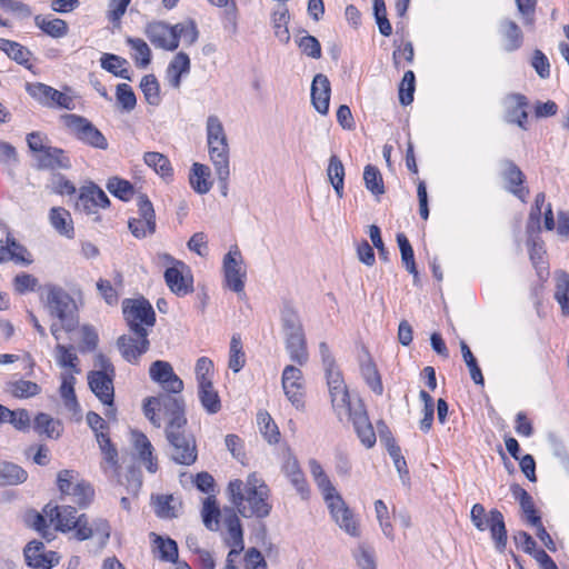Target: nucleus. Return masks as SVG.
<instances>
[{
  "mask_svg": "<svg viewBox=\"0 0 569 569\" xmlns=\"http://www.w3.org/2000/svg\"><path fill=\"white\" fill-rule=\"evenodd\" d=\"M197 395L208 415H214L221 410V400L213 386V381L197 386Z\"/></svg>",
  "mask_w": 569,
  "mask_h": 569,
  "instance_id": "nucleus-36",
  "label": "nucleus"
},
{
  "mask_svg": "<svg viewBox=\"0 0 569 569\" xmlns=\"http://www.w3.org/2000/svg\"><path fill=\"white\" fill-rule=\"evenodd\" d=\"M107 189L110 193L124 201L130 200L133 196L132 184L129 181L117 177L108 180Z\"/></svg>",
  "mask_w": 569,
  "mask_h": 569,
  "instance_id": "nucleus-59",
  "label": "nucleus"
},
{
  "mask_svg": "<svg viewBox=\"0 0 569 569\" xmlns=\"http://www.w3.org/2000/svg\"><path fill=\"white\" fill-rule=\"evenodd\" d=\"M34 22L44 33L56 39L63 38L69 32L68 23L59 18L37 16Z\"/></svg>",
  "mask_w": 569,
  "mask_h": 569,
  "instance_id": "nucleus-41",
  "label": "nucleus"
},
{
  "mask_svg": "<svg viewBox=\"0 0 569 569\" xmlns=\"http://www.w3.org/2000/svg\"><path fill=\"white\" fill-rule=\"evenodd\" d=\"M503 106L507 113V121L517 123L520 128L526 129L527 120V101L521 94H510L506 97Z\"/></svg>",
  "mask_w": 569,
  "mask_h": 569,
  "instance_id": "nucleus-30",
  "label": "nucleus"
},
{
  "mask_svg": "<svg viewBox=\"0 0 569 569\" xmlns=\"http://www.w3.org/2000/svg\"><path fill=\"white\" fill-rule=\"evenodd\" d=\"M144 34L156 48L173 51L179 47L180 40L187 46L193 44L198 40L199 32L191 20L174 26L163 21H152L146 24Z\"/></svg>",
  "mask_w": 569,
  "mask_h": 569,
  "instance_id": "nucleus-4",
  "label": "nucleus"
},
{
  "mask_svg": "<svg viewBox=\"0 0 569 569\" xmlns=\"http://www.w3.org/2000/svg\"><path fill=\"white\" fill-rule=\"evenodd\" d=\"M122 313L130 332H148L156 323V313L150 302L142 298L124 299Z\"/></svg>",
  "mask_w": 569,
  "mask_h": 569,
  "instance_id": "nucleus-9",
  "label": "nucleus"
},
{
  "mask_svg": "<svg viewBox=\"0 0 569 569\" xmlns=\"http://www.w3.org/2000/svg\"><path fill=\"white\" fill-rule=\"evenodd\" d=\"M36 157L40 168L67 169L70 167L68 157L57 148L47 147Z\"/></svg>",
  "mask_w": 569,
  "mask_h": 569,
  "instance_id": "nucleus-39",
  "label": "nucleus"
},
{
  "mask_svg": "<svg viewBox=\"0 0 569 569\" xmlns=\"http://www.w3.org/2000/svg\"><path fill=\"white\" fill-rule=\"evenodd\" d=\"M46 306L52 317L50 332L57 341H60L62 331L71 332L78 326L76 302L63 289L48 287Z\"/></svg>",
  "mask_w": 569,
  "mask_h": 569,
  "instance_id": "nucleus-5",
  "label": "nucleus"
},
{
  "mask_svg": "<svg viewBox=\"0 0 569 569\" xmlns=\"http://www.w3.org/2000/svg\"><path fill=\"white\" fill-rule=\"evenodd\" d=\"M154 549L158 552V557L163 561H177L178 547L176 541L172 539H163L159 536L154 539Z\"/></svg>",
  "mask_w": 569,
  "mask_h": 569,
  "instance_id": "nucleus-57",
  "label": "nucleus"
},
{
  "mask_svg": "<svg viewBox=\"0 0 569 569\" xmlns=\"http://www.w3.org/2000/svg\"><path fill=\"white\" fill-rule=\"evenodd\" d=\"M222 528L224 531V540L231 547L228 556L237 557L243 550V532L238 516L228 511L222 516Z\"/></svg>",
  "mask_w": 569,
  "mask_h": 569,
  "instance_id": "nucleus-23",
  "label": "nucleus"
},
{
  "mask_svg": "<svg viewBox=\"0 0 569 569\" xmlns=\"http://www.w3.org/2000/svg\"><path fill=\"white\" fill-rule=\"evenodd\" d=\"M140 88L146 101L151 106H158L161 101L159 82L153 74L144 76L140 81Z\"/></svg>",
  "mask_w": 569,
  "mask_h": 569,
  "instance_id": "nucleus-54",
  "label": "nucleus"
},
{
  "mask_svg": "<svg viewBox=\"0 0 569 569\" xmlns=\"http://www.w3.org/2000/svg\"><path fill=\"white\" fill-rule=\"evenodd\" d=\"M186 425L183 412L174 411L166 428V435L172 446V459L181 465H191L197 459L196 443L193 437L187 432Z\"/></svg>",
  "mask_w": 569,
  "mask_h": 569,
  "instance_id": "nucleus-7",
  "label": "nucleus"
},
{
  "mask_svg": "<svg viewBox=\"0 0 569 569\" xmlns=\"http://www.w3.org/2000/svg\"><path fill=\"white\" fill-rule=\"evenodd\" d=\"M500 32L503 37V48L506 51L512 52L521 47L522 32L513 21H502Z\"/></svg>",
  "mask_w": 569,
  "mask_h": 569,
  "instance_id": "nucleus-43",
  "label": "nucleus"
},
{
  "mask_svg": "<svg viewBox=\"0 0 569 569\" xmlns=\"http://www.w3.org/2000/svg\"><path fill=\"white\" fill-rule=\"evenodd\" d=\"M98 332L92 326L83 325L80 328L79 348L82 352L93 351L98 346Z\"/></svg>",
  "mask_w": 569,
  "mask_h": 569,
  "instance_id": "nucleus-64",
  "label": "nucleus"
},
{
  "mask_svg": "<svg viewBox=\"0 0 569 569\" xmlns=\"http://www.w3.org/2000/svg\"><path fill=\"white\" fill-rule=\"evenodd\" d=\"M148 336V332H131L119 337L117 345L122 357L127 361L136 363L149 349Z\"/></svg>",
  "mask_w": 569,
  "mask_h": 569,
  "instance_id": "nucleus-21",
  "label": "nucleus"
},
{
  "mask_svg": "<svg viewBox=\"0 0 569 569\" xmlns=\"http://www.w3.org/2000/svg\"><path fill=\"white\" fill-rule=\"evenodd\" d=\"M309 470L329 510L331 520L349 537H360L361 527L358 517L349 508L320 462L316 459L309 460Z\"/></svg>",
  "mask_w": 569,
  "mask_h": 569,
  "instance_id": "nucleus-1",
  "label": "nucleus"
},
{
  "mask_svg": "<svg viewBox=\"0 0 569 569\" xmlns=\"http://www.w3.org/2000/svg\"><path fill=\"white\" fill-rule=\"evenodd\" d=\"M149 376L168 392L179 393L183 390L182 380L174 373L172 366L162 360L151 363Z\"/></svg>",
  "mask_w": 569,
  "mask_h": 569,
  "instance_id": "nucleus-22",
  "label": "nucleus"
},
{
  "mask_svg": "<svg viewBox=\"0 0 569 569\" xmlns=\"http://www.w3.org/2000/svg\"><path fill=\"white\" fill-rule=\"evenodd\" d=\"M207 143L217 178L224 186L230 176L229 146L223 124L218 116L210 114L206 121Z\"/></svg>",
  "mask_w": 569,
  "mask_h": 569,
  "instance_id": "nucleus-6",
  "label": "nucleus"
},
{
  "mask_svg": "<svg viewBox=\"0 0 569 569\" xmlns=\"http://www.w3.org/2000/svg\"><path fill=\"white\" fill-rule=\"evenodd\" d=\"M178 410L183 412L178 401L168 396L150 397L143 402L144 416L157 428L161 427L164 416L170 420Z\"/></svg>",
  "mask_w": 569,
  "mask_h": 569,
  "instance_id": "nucleus-17",
  "label": "nucleus"
},
{
  "mask_svg": "<svg viewBox=\"0 0 569 569\" xmlns=\"http://www.w3.org/2000/svg\"><path fill=\"white\" fill-rule=\"evenodd\" d=\"M503 177L506 182L508 183V189L516 194L519 199L525 201V198L528 194V190L525 188H516L520 186L523 181V174L519 168L513 164H508L503 171Z\"/></svg>",
  "mask_w": 569,
  "mask_h": 569,
  "instance_id": "nucleus-51",
  "label": "nucleus"
},
{
  "mask_svg": "<svg viewBox=\"0 0 569 569\" xmlns=\"http://www.w3.org/2000/svg\"><path fill=\"white\" fill-rule=\"evenodd\" d=\"M179 502L172 496H160L156 500V512L162 518H172L177 516Z\"/></svg>",
  "mask_w": 569,
  "mask_h": 569,
  "instance_id": "nucleus-63",
  "label": "nucleus"
},
{
  "mask_svg": "<svg viewBox=\"0 0 569 569\" xmlns=\"http://www.w3.org/2000/svg\"><path fill=\"white\" fill-rule=\"evenodd\" d=\"M101 67L113 73L117 77L123 78V79H130L129 77V70L126 68L127 60L111 53H104L102 54L101 59Z\"/></svg>",
  "mask_w": 569,
  "mask_h": 569,
  "instance_id": "nucleus-52",
  "label": "nucleus"
},
{
  "mask_svg": "<svg viewBox=\"0 0 569 569\" xmlns=\"http://www.w3.org/2000/svg\"><path fill=\"white\" fill-rule=\"evenodd\" d=\"M327 383L331 403L337 416L342 419L343 416H350L351 405L350 395L343 378L333 366L327 368Z\"/></svg>",
  "mask_w": 569,
  "mask_h": 569,
  "instance_id": "nucleus-14",
  "label": "nucleus"
},
{
  "mask_svg": "<svg viewBox=\"0 0 569 569\" xmlns=\"http://www.w3.org/2000/svg\"><path fill=\"white\" fill-rule=\"evenodd\" d=\"M282 471L300 493L306 492L307 482L303 472L300 469L298 459L291 452H287L283 458Z\"/></svg>",
  "mask_w": 569,
  "mask_h": 569,
  "instance_id": "nucleus-35",
  "label": "nucleus"
},
{
  "mask_svg": "<svg viewBox=\"0 0 569 569\" xmlns=\"http://www.w3.org/2000/svg\"><path fill=\"white\" fill-rule=\"evenodd\" d=\"M219 509L216 505V500L212 497L206 498L202 507V519L204 526L209 530L219 529Z\"/></svg>",
  "mask_w": 569,
  "mask_h": 569,
  "instance_id": "nucleus-60",
  "label": "nucleus"
},
{
  "mask_svg": "<svg viewBox=\"0 0 569 569\" xmlns=\"http://www.w3.org/2000/svg\"><path fill=\"white\" fill-rule=\"evenodd\" d=\"M470 519L479 531L490 530L491 538L497 549L501 550L507 543V530L502 513L492 509L488 513L480 503H475L470 511Z\"/></svg>",
  "mask_w": 569,
  "mask_h": 569,
  "instance_id": "nucleus-10",
  "label": "nucleus"
},
{
  "mask_svg": "<svg viewBox=\"0 0 569 569\" xmlns=\"http://www.w3.org/2000/svg\"><path fill=\"white\" fill-rule=\"evenodd\" d=\"M60 386L58 389L59 397L62 401L63 407L71 413L78 415L80 412V405L76 395V376L69 373L59 375Z\"/></svg>",
  "mask_w": 569,
  "mask_h": 569,
  "instance_id": "nucleus-27",
  "label": "nucleus"
},
{
  "mask_svg": "<svg viewBox=\"0 0 569 569\" xmlns=\"http://www.w3.org/2000/svg\"><path fill=\"white\" fill-rule=\"evenodd\" d=\"M189 71V56L184 52H178L168 64L164 79L170 87L179 89L181 86V78L187 76Z\"/></svg>",
  "mask_w": 569,
  "mask_h": 569,
  "instance_id": "nucleus-29",
  "label": "nucleus"
},
{
  "mask_svg": "<svg viewBox=\"0 0 569 569\" xmlns=\"http://www.w3.org/2000/svg\"><path fill=\"white\" fill-rule=\"evenodd\" d=\"M66 123L69 130L83 143L101 150L108 148L106 137L87 119L70 114L67 117Z\"/></svg>",
  "mask_w": 569,
  "mask_h": 569,
  "instance_id": "nucleus-15",
  "label": "nucleus"
},
{
  "mask_svg": "<svg viewBox=\"0 0 569 569\" xmlns=\"http://www.w3.org/2000/svg\"><path fill=\"white\" fill-rule=\"evenodd\" d=\"M345 167L340 158L336 154H331L327 167V178L332 186L338 198L343 197L345 188Z\"/></svg>",
  "mask_w": 569,
  "mask_h": 569,
  "instance_id": "nucleus-37",
  "label": "nucleus"
},
{
  "mask_svg": "<svg viewBox=\"0 0 569 569\" xmlns=\"http://www.w3.org/2000/svg\"><path fill=\"white\" fill-rule=\"evenodd\" d=\"M352 557L358 569H377V555L373 547L359 543L352 551Z\"/></svg>",
  "mask_w": 569,
  "mask_h": 569,
  "instance_id": "nucleus-47",
  "label": "nucleus"
},
{
  "mask_svg": "<svg viewBox=\"0 0 569 569\" xmlns=\"http://www.w3.org/2000/svg\"><path fill=\"white\" fill-rule=\"evenodd\" d=\"M39 286L38 278L27 272L18 273L12 280L13 290L19 295L34 292Z\"/></svg>",
  "mask_w": 569,
  "mask_h": 569,
  "instance_id": "nucleus-58",
  "label": "nucleus"
},
{
  "mask_svg": "<svg viewBox=\"0 0 569 569\" xmlns=\"http://www.w3.org/2000/svg\"><path fill=\"white\" fill-rule=\"evenodd\" d=\"M52 228L61 236L72 239L74 237L73 220L70 212L61 207H53L49 212Z\"/></svg>",
  "mask_w": 569,
  "mask_h": 569,
  "instance_id": "nucleus-32",
  "label": "nucleus"
},
{
  "mask_svg": "<svg viewBox=\"0 0 569 569\" xmlns=\"http://www.w3.org/2000/svg\"><path fill=\"white\" fill-rule=\"evenodd\" d=\"M289 19V11L286 7H279L271 14V23L274 30V36L282 43H287L290 40V33L288 30Z\"/></svg>",
  "mask_w": 569,
  "mask_h": 569,
  "instance_id": "nucleus-46",
  "label": "nucleus"
},
{
  "mask_svg": "<svg viewBox=\"0 0 569 569\" xmlns=\"http://www.w3.org/2000/svg\"><path fill=\"white\" fill-rule=\"evenodd\" d=\"M88 383L91 391L106 406L104 415L109 419H114L112 375H107L104 371H91L88 375Z\"/></svg>",
  "mask_w": 569,
  "mask_h": 569,
  "instance_id": "nucleus-16",
  "label": "nucleus"
},
{
  "mask_svg": "<svg viewBox=\"0 0 569 569\" xmlns=\"http://www.w3.org/2000/svg\"><path fill=\"white\" fill-rule=\"evenodd\" d=\"M32 526L47 540L52 539V535L48 530L50 526L62 532L74 530V536L78 540H86L93 535L87 518L84 516H77L76 509L70 506L58 507L51 503L47 505L43 508V513L33 516Z\"/></svg>",
  "mask_w": 569,
  "mask_h": 569,
  "instance_id": "nucleus-3",
  "label": "nucleus"
},
{
  "mask_svg": "<svg viewBox=\"0 0 569 569\" xmlns=\"http://www.w3.org/2000/svg\"><path fill=\"white\" fill-rule=\"evenodd\" d=\"M57 486L61 495L71 497L72 502L78 506H86L93 496L90 485L80 481L78 473L73 470H61L57 475Z\"/></svg>",
  "mask_w": 569,
  "mask_h": 569,
  "instance_id": "nucleus-13",
  "label": "nucleus"
},
{
  "mask_svg": "<svg viewBox=\"0 0 569 569\" xmlns=\"http://www.w3.org/2000/svg\"><path fill=\"white\" fill-rule=\"evenodd\" d=\"M161 259L167 266L164 280L170 291L179 297L191 293L193 291V276L190 267L170 254H163Z\"/></svg>",
  "mask_w": 569,
  "mask_h": 569,
  "instance_id": "nucleus-11",
  "label": "nucleus"
},
{
  "mask_svg": "<svg viewBox=\"0 0 569 569\" xmlns=\"http://www.w3.org/2000/svg\"><path fill=\"white\" fill-rule=\"evenodd\" d=\"M257 423L260 433L269 443H277L280 439L278 426L267 411H260L257 415Z\"/></svg>",
  "mask_w": 569,
  "mask_h": 569,
  "instance_id": "nucleus-49",
  "label": "nucleus"
},
{
  "mask_svg": "<svg viewBox=\"0 0 569 569\" xmlns=\"http://www.w3.org/2000/svg\"><path fill=\"white\" fill-rule=\"evenodd\" d=\"M331 87L327 76L318 73L311 83V103L320 114H327L329 110Z\"/></svg>",
  "mask_w": 569,
  "mask_h": 569,
  "instance_id": "nucleus-25",
  "label": "nucleus"
},
{
  "mask_svg": "<svg viewBox=\"0 0 569 569\" xmlns=\"http://www.w3.org/2000/svg\"><path fill=\"white\" fill-rule=\"evenodd\" d=\"M282 331L286 340V349L290 359L299 365L308 360L306 338L300 318L297 311L286 305L281 309Z\"/></svg>",
  "mask_w": 569,
  "mask_h": 569,
  "instance_id": "nucleus-8",
  "label": "nucleus"
},
{
  "mask_svg": "<svg viewBox=\"0 0 569 569\" xmlns=\"http://www.w3.org/2000/svg\"><path fill=\"white\" fill-rule=\"evenodd\" d=\"M27 92L39 103L49 108L72 109L73 100L68 94L41 82L27 83Z\"/></svg>",
  "mask_w": 569,
  "mask_h": 569,
  "instance_id": "nucleus-18",
  "label": "nucleus"
},
{
  "mask_svg": "<svg viewBox=\"0 0 569 569\" xmlns=\"http://www.w3.org/2000/svg\"><path fill=\"white\" fill-rule=\"evenodd\" d=\"M24 557L30 567L37 569H51L59 561V557L53 551H44V546L40 541H31L24 548Z\"/></svg>",
  "mask_w": 569,
  "mask_h": 569,
  "instance_id": "nucleus-24",
  "label": "nucleus"
},
{
  "mask_svg": "<svg viewBox=\"0 0 569 569\" xmlns=\"http://www.w3.org/2000/svg\"><path fill=\"white\" fill-rule=\"evenodd\" d=\"M511 492L516 500L519 501L522 512L526 515L527 521L535 526L539 523L540 517L536 515L535 505L529 493L518 485L511 486Z\"/></svg>",
  "mask_w": 569,
  "mask_h": 569,
  "instance_id": "nucleus-44",
  "label": "nucleus"
},
{
  "mask_svg": "<svg viewBox=\"0 0 569 569\" xmlns=\"http://www.w3.org/2000/svg\"><path fill=\"white\" fill-rule=\"evenodd\" d=\"M346 417L352 419L356 432L362 445L371 448L376 443V433L366 412L363 410H356L353 413L350 411V416Z\"/></svg>",
  "mask_w": 569,
  "mask_h": 569,
  "instance_id": "nucleus-33",
  "label": "nucleus"
},
{
  "mask_svg": "<svg viewBox=\"0 0 569 569\" xmlns=\"http://www.w3.org/2000/svg\"><path fill=\"white\" fill-rule=\"evenodd\" d=\"M126 41L133 51L131 57L137 67L146 68L151 61V50L148 43L140 38H127Z\"/></svg>",
  "mask_w": 569,
  "mask_h": 569,
  "instance_id": "nucleus-50",
  "label": "nucleus"
},
{
  "mask_svg": "<svg viewBox=\"0 0 569 569\" xmlns=\"http://www.w3.org/2000/svg\"><path fill=\"white\" fill-rule=\"evenodd\" d=\"M555 298L561 307L565 316L569 315V274L559 272L557 274Z\"/></svg>",
  "mask_w": 569,
  "mask_h": 569,
  "instance_id": "nucleus-55",
  "label": "nucleus"
},
{
  "mask_svg": "<svg viewBox=\"0 0 569 569\" xmlns=\"http://www.w3.org/2000/svg\"><path fill=\"white\" fill-rule=\"evenodd\" d=\"M57 365L62 369L60 373L77 376L81 372L79 358L72 346H64L57 341L53 350Z\"/></svg>",
  "mask_w": 569,
  "mask_h": 569,
  "instance_id": "nucleus-28",
  "label": "nucleus"
},
{
  "mask_svg": "<svg viewBox=\"0 0 569 569\" xmlns=\"http://www.w3.org/2000/svg\"><path fill=\"white\" fill-rule=\"evenodd\" d=\"M144 163L151 168L163 181L169 182L173 176V169L169 159L156 151L146 152L143 154Z\"/></svg>",
  "mask_w": 569,
  "mask_h": 569,
  "instance_id": "nucleus-38",
  "label": "nucleus"
},
{
  "mask_svg": "<svg viewBox=\"0 0 569 569\" xmlns=\"http://www.w3.org/2000/svg\"><path fill=\"white\" fill-rule=\"evenodd\" d=\"M97 442L102 453L101 468L104 472L116 477L118 475V451L112 446L108 435L97 433Z\"/></svg>",
  "mask_w": 569,
  "mask_h": 569,
  "instance_id": "nucleus-31",
  "label": "nucleus"
},
{
  "mask_svg": "<svg viewBox=\"0 0 569 569\" xmlns=\"http://www.w3.org/2000/svg\"><path fill=\"white\" fill-rule=\"evenodd\" d=\"M366 188L375 196L385 193L383 181L380 171L373 166H366L363 171Z\"/></svg>",
  "mask_w": 569,
  "mask_h": 569,
  "instance_id": "nucleus-56",
  "label": "nucleus"
},
{
  "mask_svg": "<svg viewBox=\"0 0 569 569\" xmlns=\"http://www.w3.org/2000/svg\"><path fill=\"white\" fill-rule=\"evenodd\" d=\"M33 428L37 432L43 433L52 439L59 438L62 432L61 422L44 412H40L36 416Z\"/></svg>",
  "mask_w": 569,
  "mask_h": 569,
  "instance_id": "nucleus-42",
  "label": "nucleus"
},
{
  "mask_svg": "<svg viewBox=\"0 0 569 569\" xmlns=\"http://www.w3.org/2000/svg\"><path fill=\"white\" fill-rule=\"evenodd\" d=\"M227 492L239 513L246 518H263L270 513V490L257 473H250L246 481L231 480Z\"/></svg>",
  "mask_w": 569,
  "mask_h": 569,
  "instance_id": "nucleus-2",
  "label": "nucleus"
},
{
  "mask_svg": "<svg viewBox=\"0 0 569 569\" xmlns=\"http://www.w3.org/2000/svg\"><path fill=\"white\" fill-rule=\"evenodd\" d=\"M41 387L37 382L24 379L11 381L7 386V391L18 399L36 397L41 392Z\"/></svg>",
  "mask_w": 569,
  "mask_h": 569,
  "instance_id": "nucleus-45",
  "label": "nucleus"
},
{
  "mask_svg": "<svg viewBox=\"0 0 569 569\" xmlns=\"http://www.w3.org/2000/svg\"><path fill=\"white\" fill-rule=\"evenodd\" d=\"M194 375L197 386L212 382L214 376L213 362L207 357L199 358L196 363Z\"/></svg>",
  "mask_w": 569,
  "mask_h": 569,
  "instance_id": "nucleus-62",
  "label": "nucleus"
},
{
  "mask_svg": "<svg viewBox=\"0 0 569 569\" xmlns=\"http://www.w3.org/2000/svg\"><path fill=\"white\" fill-rule=\"evenodd\" d=\"M387 450L393 461L395 468L398 471L400 479L402 480V482L406 483L409 479V472L407 468V462L403 456L401 455L399 446H397L393 441L389 440L387 442Z\"/></svg>",
  "mask_w": 569,
  "mask_h": 569,
  "instance_id": "nucleus-61",
  "label": "nucleus"
},
{
  "mask_svg": "<svg viewBox=\"0 0 569 569\" xmlns=\"http://www.w3.org/2000/svg\"><path fill=\"white\" fill-rule=\"evenodd\" d=\"M110 204L109 198L97 184L89 182L80 188L76 208L90 216L99 209H106Z\"/></svg>",
  "mask_w": 569,
  "mask_h": 569,
  "instance_id": "nucleus-19",
  "label": "nucleus"
},
{
  "mask_svg": "<svg viewBox=\"0 0 569 569\" xmlns=\"http://www.w3.org/2000/svg\"><path fill=\"white\" fill-rule=\"evenodd\" d=\"M282 389L288 400L297 408L303 407L305 381L301 370L295 366H287L281 377Z\"/></svg>",
  "mask_w": 569,
  "mask_h": 569,
  "instance_id": "nucleus-20",
  "label": "nucleus"
},
{
  "mask_svg": "<svg viewBox=\"0 0 569 569\" xmlns=\"http://www.w3.org/2000/svg\"><path fill=\"white\" fill-rule=\"evenodd\" d=\"M222 272L226 287L238 295H242L247 270L241 251L237 246L231 247L224 254Z\"/></svg>",
  "mask_w": 569,
  "mask_h": 569,
  "instance_id": "nucleus-12",
  "label": "nucleus"
},
{
  "mask_svg": "<svg viewBox=\"0 0 569 569\" xmlns=\"http://www.w3.org/2000/svg\"><path fill=\"white\" fill-rule=\"evenodd\" d=\"M131 442L139 457L150 473L158 470L157 459L153 457V447L147 436L139 431L131 432Z\"/></svg>",
  "mask_w": 569,
  "mask_h": 569,
  "instance_id": "nucleus-26",
  "label": "nucleus"
},
{
  "mask_svg": "<svg viewBox=\"0 0 569 569\" xmlns=\"http://www.w3.org/2000/svg\"><path fill=\"white\" fill-rule=\"evenodd\" d=\"M189 181L191 188L199 194H206L212 188L211 171L210 168L194 162L191 167Z\"/></svg>",
  "mask_w": 569,
  "mask_h": 569,
  "instance_id": "nucleus-34",
  "label": "nucleus"
},
{
  "mask_svg": "<svg viewBox=\"0 0 569 569\" xmlns=\"http://www.w3.org/2000/svg\"><path fill=\"white\" fill-rule=\"evenodd\" d=\"M27 477V471L18 465L11 462H3L0 465V485H19L24 482Z\"/></svg>",
  "mask_w": 569,
  "mask_h": 569,
  "instance_id": "nucleus-48",
  "label": "nucleus"
},
{
  "mask_svg": "<svg viewBox=\"0 0 569 569\" xmlns=\"http://www.w3.org/2000/svg\"><path fill=\"white\" fill-rule=\"evenodd\" d=\"M360 372L368 387L378 396L383 393V386L379 371L369 356H365L360 363Z\"/></svg>",
  "mask_w": 569,
  "mask_h": 569,
  "instance_id": "nucleus-40",
  "label": "nucleus"
},
{
  "mask_svg": "<svg viewBox=\"0 0 569 569\" xmlns=\"http://www.w3.org/2000/svg\"><path fill=\"white\" fill-rule=\"evenodd\" d=\"M0 50L20 64L27 63L30 58V51L27 48L8 39H0Z\"/></svg>",
  "mask_w": 569,
  "mask_h": 569,
  "instance_id": "nucleus-53",
  "label": "nucleus"
}]
</instances>
